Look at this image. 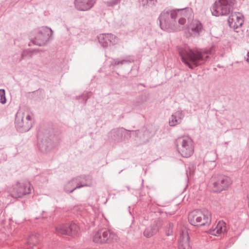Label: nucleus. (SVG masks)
<instances>
[{
  "instance_id": "f257e3e1",
  "label": "nucleus",
  "mask_w": 249,
  "mask_h": 249,
  "mask_svg": "<svg viewBox=\"0 0 249 249\" xmlns=\"http://www.w3.org/2000/svg\"><path fill=\"white\" fill-rule=\"evenodd\" d=\"M177 50L182 62L192 70L203 64L209 57L208 55L215 51L213 46L203 51L181 47H178Z\"/></svg>"
},
{
  "instance_id": "f03ea898",
  "label": "nucleus",
  "mask_w": 249,
  "mask_h": 249,
  "mask_svg": "<svg viewBox=\"0 0 249 249\" xmlns=\"http://www.w3.org/2000/svg\"><path fill=\"white\" fill-rule=\"evenodd\" d=\"M177 9L172 10H164L158 18L160 28L168 32H176L183 29V27L179 26Z\"/></svg>"
},
{
  "instance_id": "7ed1b4c3",
  "label": "nucleus",
  "mask_w": 249,
  "mask_h": 249,
  "mask_svg": "<svg viewBox=\"0 0 249 249\" xmlns=\"http://www.w3.org/2000/svg\"><path fill=\"white\" fill-rule=\"evenodd\" d=\"M188 219L194 226H208L211 222V214L207 210H195L189 213Z\"/></svg>"
},
{
  "instance_id": "20e7f679",
  "label": "nucleus",
  "mask_w": 249,
  "mask_h": 249,
  "mask_svg": "<svg viewBox=\"0 0 249 249\" xmlns=\"http://www.w3.org/2000/svg\"><path fill=\"white\" fill-rule=\"evenodd\" d=\"M53 31L48 27H42L37 31H34L31 34V41L33 44L39 46L46 45L51 36Z\"/></svg>"
},
{
  "instance_id": "39448f33",
  "label": "nucleus",
  "mask_w": 249,
  "mask_h": 249,
  "mask_svg": "<svg viewBox=\"0 0 249 249\" xmlns=\"http://www.w3.org/2000/svg\"><path fill=\"white\" fill-rule=\"evenodd\" d=\"M236 0H218L211 8L213 15L215 16L227 15L232 10Z\"/></svg>"
},
{
  "instance_id": "423d86ee",
  "label": "nucleus",
  "mask_w": 249,
  "mask_h": 249,
  "mask_svg": "<svg viewBox=\"0 0 249 249\" xmlns=\"http://www.w3.org/2000/svg\"><path fill=\"white\" fill-rule=\"evenodd\" d=\"M178 152L183 158H189L194 153L192 139L188 136L178 138L175 142Z\"/></svg>"
},
{
  "instance_id": "0eeeda50",
  "label": "nucleus",
  "mask_w": 249,
  "mask_h": 249,
  "mask_svg": "<svg viewBox=\"0 0 249 249\" xmlns=\"http://www.w3.org/2000/svg\"><path fill=\"white\" fill-rule=\"evenodd\" d=\"M15 124L16 128L18 132H27L32 127L31 116L28 113L19 110L16 115Z\"/></svg>"
},
{
  "instance_id": "6e6552de",
  "label": "nucleus",
  "mask_w": 249,
  "mask_h": 249,
  "mask_svg": "<svg viewBox=\"0 0 249 249\" xmlns=\"http://www.w3.org/2000/svg\"><path fill=\"white\" fill-rule=\"evenodd\" d=\"M131 137V131L124 127L112 129L108 133L109 140L114 143L127 142Z\"/></svg>"
},
{
  "instance_id": "1a4fd4ad",
  "label": "nucleus",
  "mask_w": 249,
  "mask_h": 249,
  "mask_svg": "<svg viewBox=\"0 0 249 249\" xmlns=\"http://www.w3.org/2000/svg\"><path fill=\"white\" fill-rule=\"evenodd\" d=\"M213 181V191L220 193L228 189L232 183L231 178L227 176L220 174L214 177Z\"/></svg>"
},
{
  "instance_id": "9d476101",
  "label": "nucleus",
  "mask_w": 249,
  "mask_h": 249,
  "mask_svg": "<svg viewBox=\"0 0 249 249\" xmlns=\"http://www.w3.org/2000/svg\"><path fill=\"white\" fill-rule=\"evenodd\" d=\"M116 235L110 230L102 229L97 231L93 237V241L96 243H110L116 240Z\"/></svg>"
},
{
  "instance_id": "9b49d317",
  "label": "nucleus",
  "mask_w": 249,
  "mask_h": 249,
  "mask_svg": "<svg viewBox=\"0 0 249 249\" xmlns=\"http://www.w3.org/2000/svg\"><path fill=\"white\" fill-rule=\"evenodd\" d=\"M178 12V23L179 26H189V24L194 19L192 9L190 7L177 9Z\"/></svg>"
},
{
  "instance_id": "f8f14e48",
  "label": "nucleus",
  "mask_w": 249,
  "mask_h": 249,
  "mask_svg": "<svg viewBox=\"0 0 249 249\" xmlns=\"http://www.w3.org/2000/svg\"><path fill=\"white\" fill-rule=\"evenodd\" d=\"M55 231L56 233L58 235L74 236L78 234L79 227L75 223L71 222L57 226L55 228Z\"/></svg>"
},
{
  "instance_id": "ddd939ff",
  "label": "nucleus",
  "mask_w": 249,
  "mask_h": 249,
  "mask_svg": "<svg viewBox=\"0 0 249 249\" xmlns=\"http://www.w3.org/2000/svg\"><path fill=\"white\" fill-rule=\"evenodd\" d=\"M136 137L135 140L138 144H143L147 142L154 134L145 127H143L140 129L131 131Z\"/></svg>"
},
{
  "instance_id": "4468645a",
  "label": "nucleus",
  "mask_w": 249,
  "mask_h": 249,
  "mask_svg": "<svg viewBox=\"0 0 249 249\" xmlns=\"http://www.w3.org/2000/svg\"><path fill=\"white\" fill-rule=\"evenodd\" d=\"M33 187L29 182L25 184L18 182L13 188L12 196L13 197H21L24 195L31 193Z\"/></svg>"
},
{
  "instance_id": "2eb2a0df",
  "label": "nucleus",
  "mask_w": 249,
  "mask_h": 249,
  "mask_svg": "<svg viewBox=\"0 0 249 249\" xmlns=\"http://www.w3.org/2000/svg\"><path fill=\"white\" fill-rule=\"evenodd\" d=\"M53 137L52 135H45L38 142V148L42 153H48L53 149L54 145L52 140Z\"/></svg>"
},
{
  "instance_id": "dca6fc26",
  "label": "nucleus",
  "mask_w": 249,
  "mask_h": 249,
  "mask_svg": "<svg viewBox=\"0 0 249 249\" xmlns=\"http://www.w3.org/2000/svg\"><path fill=\"white\" fill-rule=\"evenodd\" d=\"M99 43L103 48H107L109 45H115L118 42L115 36L111 34H101L98 36Z\"/></svg>"
},
{
  "instance_id": "f3484780",
  "label": "nucleus",
  "mask_w": 249,
  "mask_h": 249,
  "mask_svg": "<svg viewBox=\"0 0 249 249\" xmlns=\"http://www.w3.org/2000/svg\"><path fill=\"white\" fill-rule=\"evenodd\" d=\"M244 22V16L239 13H231L228 19L229 26L234 29L242 26Z\"/></svg>"
},
{
  "instance_id": "a211bd4d",
  "label": "nucleus",
  "mask_w": 249,
  "mask_h": 249,
  "mask_svg": "<svg viewBox=\"0 0 249 249\" xmlns=\"http://www.w3.org/2000/svg\"><path fill=\"white\" fill-rule=\"evenodd\" d=\"M77 185L76 188L78 189L84 187H91L93 185V178L89 175H81L74 178Z\"/></svg>"
},
{
  "instance_id": "6ab92c4d",
  "label": "nucleus",
  "mask_w": 249,
  "mask_h": 249,
  "mask_svg": "<svg viewBox=\"0 0 249 249\" xmlns=\"http://www.w3.org/2000/svg\"><path fill=\"white\" fill-rule=\"evenodd\" d=\"M96 2V0H75V8L79 11L90 9Z\"/></svg>"
},
{
  "instance_id": "aec40b11",
  "label": "nucleus",
  "mask_w": 249,
  "mask_h": 249,
  "mask_svg": "<svg viewBox=\"0 0 249 249\" xmlns=\"http://www.w3.org/2000/svg\"><path fill=\"white\" fill-rule=\"evenodd\" d=\"M184 114L181 109H178L173 113L169 120V124L171 126H175L181 123Z\"/></svg>"
},
{
  "instance_id": "412c9836",
  "label": "nucleus",
  "mask_w": 249,
  "mask_h": 249,
  "mask_svg": "<svg viewBox=\"0 0 249 249\" xmlns=\"http://www.w3.org/2000/svg\"><path fill=\"white\" fill-rule=\"evenodd\" d=\"M160 226V222L158 220L155 221L150 227L145 229L143 235L147 238H149L156 234L159 230Z\"/></svg>"
},
{
  "instance_id": "4be33fe9",
  "label": "nucleus",
  "mask_w": 249,
  "mask_h": 249,
  "mask_svg": "<svg viewBox=\"0 0 249 249\" xmlns=\"http://www.w3.org/2000/svg\"><path fill=\"white\" fill-rule=\"evenodd\" d=\"M189 240L190 237L188 232H182L180 234L178 241V249H191Z\"/></svg>"
},
{
  "instance_id": "5701e85b",
  "label": "nucleus",
  "mask_w": 249,
  "mask_h": 249,
  "mask_svg": "<svg viewBox=\"0 0 249 249\" xmlns=\"http://www.w3.org/2000/svg\"><path fill=\"white\" fill-rule=\"evenodd\" d=\"M133 60L130 58L120 60L119 58L112 59L110 62L109 67L115 70L119 68L121 66L124 64H129Z\"/></svg>"
},
{
  "instance_id": "b1692460",
  "label": "nucleus",
  "mask_w": 249,
  "mask_h": 249,
  "mask_svg": "<svg viewBox=\"0 0 249 249\" xmlns=\"http://www.w3.org/2000/svg\"><path fill=\"white\" fill-rule=\"evenodd\" d=\"M39 241V235L38 233H33L28 237L24 248L26 249H32L38 244Z\"/></svg>"
},
{
  "instance_id": "393cba45",
  "label": "nucleus",
  "mask_w": 249,
  "mask_h": 249,
  "mask_svg": "<svg viewBox=\"0 0 249 249\" xmlns=\"http://www.w3.org/2000/svg\"><path fill=\"white\" fill-rule=\"evenodd\" d=\"M226 224L223 221H220L217 223L216 227L210 231L211 234L218 236L221 233L226 232Z\"/></svg>"
},
{
  "instance_id": "a878e982",
  "label": "nucleus",
  "mask_w": 249,
  "mask_h": 249,
  "mask_svg": "<svg viewBox=\"0 0 249 249\" xmlns=\"http://www.w3.org/2000/svg\"><path fill=\"white\" fill-rule=\"evenodd\" d=\"M74 180V178L69 181L64 186V191L67 193H72L75 190L78 189L76 188L77 183Z\"/></svg>"
},
{
  "instance_id": "bb28decb",
  "label": "nucleus",
  "mask_w": 249,
  "mask_h": 249,
  "mask_svg": "<svg viewBox=\"0 0 249 249\" xmlns=\"http://www.w3.org/2000/svg\"><path fill=\"white\" fill-rule=\"evenodd\" d=\"M191 22L190 28L192 32L199 34V32L202 29L203 26L202 23L199 20L196 19H193Z\"/></svg>"
},
{
  "instance_id": "cd10ccee",
  "label": "nucleus",
  "mask_w": 249,
  "mask_h": 249,
  "mask_svg": "<svg viewBox=\"0 0 249 249\" xmlns=\"http://www.w3.org/2000/svg\"><path fill=\"white\" fill-rule=\"evenodd\" d=\"M156 0H139L140 3L143 6H150L154 4Z\"/></svg>"
},
{
  "instance_id": "c85d7f7f",
  "label": "nucleus",
  "mask_w": 249,
  "mask_h": 249,
  "mask_svg": "<svg viewBox=\"0 0 249 249\" xmlns=\"http://www.w3.org/2000/svg\"><path fill=\"white\" fill-rule=\"evenodd\" d=\"M92 92L90 91L86 93L85 94H83L81 96H77L76 97L77 99H80L82 98L83 99V103L86 104L87 100L91 96Z\"/></svg>"
},
{
  "instance_id": "c756f323",
  "label": "nucleus",
  "mask_w": 249,
  "mask_h": 249,
  "mask_svg": "<svg viewBox=\"0 0 249 249\" xmlns=\"http://www.w3.org/2000/svg\"><path fill=\"white\" fill-rule=\"evenodd\" d=\"M0 102L2 104H4L6 102L5 91L3 89H0Z\"/></svg>"
},
{
  "instance_id": "7c9ffc66",
  "label": "nucleus",
  "mask_w": 249,
  "mask_h": 249,
  "mask_svg": "<svg viewBox=\"0 0 249 249\" xmlns=\"http://www.w3.org/2000/svg\"><path fill=\"white\" fill-rule=\"evenodd\" d=\"M173 224L170 223L166 229L165 234L167 236L171 235L173 233Z\"/></svg>"
},
{
  "instance_id": "2f4dec72",
  "label": "nucleus",
  "mask_w": 249,
  "mask_h": 249,
  "mask_svg": "<svg viewBox=\"0 0 249 249\" xmlns=\"http://www.w3.org/2000/svg\"><path fill=\"white\" fill-rule=\"evenodd\" d=\"M26 55V53L25 51L22 52V53L20 54V58H18V55H15L13 56V59L14 62H19L22 60L24 58V57Z\"/></svg>"
},
{
  "instance_id": "473e14b6",
  "label": "nucleus",
  "mask_w": 249,
  "mask_h": 249,
  "mask_svg": "<svg viewBox=\"0 0 249 249\" xmlns=\"http://www.w3.org/2000/svg\"><path fill=\"white\" fill-rule=\"evenodd\" d=\"M120 0H110L109 3V5L113 6L115 4H116Z\"/></svg>"
},
{
  "instance_id": "72a5a7b5",
  "label": "nucleus",
  "mask_w": 249,
  "mask_h": 249,
  "mask_svg": "<svg viewBox=\"0 0 249 249\" xmlns=\"http://www.w3.org/2000/svg\"><path fill=\"white\" fill-rule=\"evenodd\" d=\"M41 176L43 178L41 179V180H43V181H47V180H48V177L47 176H46V174H42V175H41Z\"/></svg>"
},
{
  "instance_id": "f704fd0d",
  "label": "nucleus",
  "mask_w": 249,
  "mask_h": 249,
  "mask_svg": "<svg viewBox=\"0 0 249 249\" xmlns=\"http://www.w3.org/2000/svg\"><path fill=\"white\" fill-rule=\"evenodd\" d=\"M41 216L43 218H45L46 216V212L44 211H42V213H41Z\"/></svg>"
},
{
  "instance_id": "c9c22d12",
  "label": "nucleus",
  "mask_w": 249,
  "mask_h": 249,
  "mask_svg": "<svg viewBox=\"0 0 249 249\" xmlns=\"http://www.w3.org/2000/svg\"><path fill=\"white\" fill-rule=\"evenodd\" d=\"M246 61H248V63H249V52L248 53Z\"/></svg>"
},
{
  "instance_id": "e433bc0d",
  "label": "nucleus",
  "mask_w": 249,
  "mask_h": 249,
  "mask_svg": "<svg viewBox=\"0 0 249 249\" xmlns=\"http://www.w3.org/2000/svg\"><path fill=\"white\" fill-rule=\"evenodd\" d=\"M141 85L142 86H143V87H145V85H144V84H141Z\"/></svg>"
}]
</instances>
